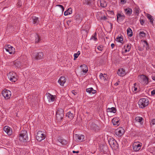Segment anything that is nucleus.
I'll return each instance as SVG.
<instances>
[{
  "label": "nucleus",
  "instance_id": "nucleus-29",
  "mask_svg": "<svg viewBox=\"0 0 155 155\" xmlns=\"http://www.w3.org/2000/svg\"><path fill=\"white\" fill-rule=\"evenodd\" d=\"M135 120L136 122L140 123V124H143V119L141 117H137L135 118Z\"/></svg>",
  "mask_w": 155,
  "mask_h": 155
},
{
  "label": "nucleus",
  "instance_id": "nucleus-4",
  "mask_svg": "<svg viewBox=\"0 0 155 155\" xmlns=\"http://www.w3.org/2000/svg\"><path fill=\"white\" fill-rule=\"evenodd\" d=\"M46 135L42 131H39L37 133L36 139L38 141H41L45 138Z\"/></svg>",
  "mask_w": 155,
  "mask_h": 155
},
{
  "label": "nucleus",
  "instance_id": "nucleus-57",
  "mask_svg": "<svg viewBox=\"0 0 155 155\" xmlns=\"http://www.w3.org/2000/svg\"><path fill=\"white\" fill-rule=\"evenodd\" d=\"M119 84V83L118 82H116L114 84V85L116 86H117Z\"/></svg>",
  "mask_w": 155,
  "mask_h": 155
},
{
  "label": "nucleus",
  "instance_id": "nucleus-11",
  "mask_svg": "<svg viewBox=\"0 0 155 155\" xmlns=\"http://www.w3.org/2000/svg\"><path fill=\"white\" fill-rule=\"evenodd\" d=\"M142 144L140 143H135L133 146V151L135 152L138 151L141 148Z\"/></svg>",
  "mask_w": 155,
  "mask_h": 155
},
{
  "label": "nucleus",
  "instance_id": "nucleus-46",
  "mask_svg": "<svg viewBox=\"0 0 155 155\" xmlns=\"http://www.w3.org/2000/svg\"><path fill=\"white\" fill-rule=\"evenodd\" d=\"M140 23L142 25H144V21L143 20H140Z\"/></svg>",
  "mask_w": 155,
  "mask_h": 155
},
{
  "label": "nucleus",
  "instance_id": "nucleus-9",
  "mask_svg": "<svg viewBox=\"0 0 155 155\" xmlns=\"http://www.w3.org/2000/svg\"><path fill=\"white\" fill-rule=\"evenodd\" d=\"M84 135L81 134H75L74 135V138L76 141L79 142H82L84 140Z\"/></svg>",
  "mask_w": 155,
  "mask_h": 155
},
{
  "label": "nucleus",
  "instance_id": "nucleus-40",
  "mask_svg": "<svg viewBox=\"0 0 155 155\" xmlns=\"http://www.w3.org/2000/svg\"><path fill=\"white\" fill-rule=\"evenodd\" d=\"M150 124L151 126H152L154 125H155V119H153L151 120L150 121Z\"/></svg>",
  "mask_w": 155,
  "mask_h": 155
},
{
  "label": "nucleus",
  "instance_id": "nucleus-42",
  "mask_svg": "<svg viewBox=\"0 0 155 155\" xmlns=\"http://www.w3.org/2000/svg\"><path fill=\"white\" fill-rule=\"evenodd\" d=\"M56 7H58L61 9V11L63 12L64 10V8L63 6L61 5L58 4L56 5Z\"/></svg>",
  "mask_w": 155,
  "mask_h": 155
},
{
  "label": "nucleus",
  "instance_id": "nucleus-41",
  "mask_svg": "<svg viewBox=\"0 0 155 155\" xmlns=\"http://www.w3.org/2000/svg\"><path fill=\"white\" fill-rule=\"evenodd\" d=\"M131 45L130 44H128L127 45H126L124 46V49H129V50H130L131 47Z\"/></svg>",
  "mask_w": 155,
  "mask_h": 155
},
{
  "label": "nucleus",
  "instance_id": "nucleus-53",
  "mask_svg": "<svg viewBox=\"0 0 155 155\" xmlns=\"http://www.w3.org/2000/svg\"><path fill=\"white\" fill-rule=\"evenodd\" d=\"M101 19H104V20H105L107 19V17L106 16H104L103 17H101Z\"/></svg>",
  "mask_w": 155,
  "mask_h": 155
},
{
  "label": "nucleus",
  "instance_id": "nucleus-36",
  "mask_svg": "<svg viewBox=\"0 0 155 155\" xmlns=\"http://www.w3.org/2000/svg\"><path fill=\"white\" fill-rule=\"evenodd\" d=\"M35 43H38L40 42L41 41V39L39 36L37 35L36 34L35 35Z\"/></svg>",
  "mask_w": 155,
  "mask_h": 155
},
{
  "label": "nucleus",
  "instance_id": "nucleus-17",
  "mask_svg": "<svg viewBox=\"0 0 155 155\" xmlns=\"http://www.w3.org/2000/svg\"><path fill=\"white\" fill-rule=\"evenodd\" d=\"M46 95L49 102H53L54 101L55 99V96H54L49 93H47Z\"/></svg>",
  "mask_w": 155,
  "mask_h": 155
},
{
  "label": "nucleus",
  "instance_id": "nucleus-32",
  "mask_svg": "<svg viewBox=\"0 0 155 155\" xmlns=\"http://www.w3.org/2000/svg\"><path fill=\"white\" fill-rule=\"evenodd\" d=\"M72 13V11L71 8H69L64 12V15L66 16L71 14Z\"/></svg>",
  "mask_w": 155,
  "mask_h": 155
},
{
  "label": "nucleus",
  "instance_id": "nucleus-19",
  "mask_svg": "<svg viewBox=\"0 0 155 155\" xmlns=\"http://www.w3.org/2000/svg\"><path fill=\"white\" fill-rule=\"evenodd\" d=\"M117 74L120 77H123L126 74L125 70L123 68H120L118 70Z\"/></svg>",
  "mask_w": 155,
  "mask_h": 155
},
{
  "label": "nucleus",
  "instance_id": "nucleus-28",
  "mask_svg": "<svg viewBox=\"0 0 155 155\" xmlns=\"http://www.w3.org/2000/svg\"><path fill=\"white\" fill-rule=\"evenodd\" d=\"M107 111V112L115 113L116 112V109L114 107H112L111 108H108Z\"/></svg>",
  "mask_w": 155,
  "mask_h": 155
},
{
  "label": "nucleus",
  "instance_id": "nucleus-58",
  "mask_svg": "<svg viewBox=\"0 0 155 155\" xmlns=\"http://www.w3.org/2000/svg\"><path fill=\"white\" fill-rule=\"evenodd\" d=\"M80 53H81L80 51H78V52H77V54L78 55H79L80 54Z\"/></svg>",
  "mask_w": 155,
  "mask_h": 155
},
{
  "label": "nucleus",
  "instance_id": "nucleus-56",
  "mask_svg": "<svg viewBox=\"0 0 155 155\" xmlns=\"http://www.w3.org/2000/svg\"><path fill=\"white\" fill-rule=\"evenodd\" d=\"M72 152L74 153H78L79 152V151H75L73 150V151H72Z\"/></svg>",
  "mask_w": 155,
  "mask_h": 155
},
{
  "label": "nucleus",
  "instance_id": "nucleus-51",
  "mask_svg": "<svg viewBox=\"0 0 155 155\" xmlns=\"http://www.w3.org/2000/svg\"><path fill=\"white\" fill-rule=\"evenodd\" d=\"M130 51V50H129V49H125V50L124 51V53H126L127 52L129 51Z\"/></svg>",
  "mask_w": 155,
  "mask_h": 155
},
{
  "label": "nucleus",
  "instance_id": "nucleus-18",
  "mask_svg": "<svg viewBox=\"0 0 155 155\" xmlns=\"http://www.w3.org/2000/svg\"><path fill=\"white\" fill-rule=\"evenodd\" d=\"M117 20L118 22L122 21L125 18V16L124 15H122L120 13H118L117 15Z\"/></svg>",
  "mask_w": 155,
  "mask_h": 155
},
{
  "label": "nucleus",
  "instance_id": "nucleus-14",
  "mask_svg": "<svg viewBox=\"0 0 155 155\" xmlns=\"http://www.w3.org/2000/svg\"><path fill=\"white\" fill-rule=\"evenodd\" d=\"M11 64L13 67L16 68H21V67L22 66V64L20 62L18 61L12 62Z\"/></svg>",
  "mask_w": 155,
  "mask_h": 155
},
{
  "label": "nucleus",
  "instance_id": "nucleus-30",
  "mask_svg": "<svg viewBox=\"0 0 155 155\" xmlns=\"http://www.w3.org/2000/svg\"><path fill=\"white\" fill-rule=\"evenodd\" d=\"M112 143L113 144L110 146L111 147L115 150L117 149L118 147V145L117 142L115 140Z\"/></svg>",
  "mask_w": 155,
  "mask_h": 155
},
{
  "label": "nucleus",
  "instance_id": "nucleus-1",
  "mask_svg": "<svg viewBox=\"0 0 155 155\" xmlns=\"http://www.w3.org/2000/svg\"><path fill=\"white\" fill-rule=\"evenodd\" d=\"M19 140L22 142H27L28 140L27 132L25 130H21L19 134Z\"/></svg>",
  "mask_w": 155,
  "mask_h": 155
},
{
  "label": "nucleus",
  "instance_id": "nucleus-25",
  "mask_svg": "<svg viewBox=\"0 0 155 155\" xmlns=\"http://www.w3.org/2000/svg\"><path fill=\"white\" fill-rule=\"evenodd\" d=\"M112 122L114 126H118L119 124V119L117 118H113L112 120Z\"/></svg>",
  "mask_w": 155,
  "mask_h": 155
},
{
  "label": "nucleus",
  "instance_id": "nucleus-45",
  "mask_svg": "<svg viewBox=\"0 0 155 155\" xmlns=\"http://www.w3.org/2000/svg\"><path fill=\"white\" fill-rule=\"evenodd\" d=\"M103 46L102 45H100L99 46H98L97 48L99 51H102L103 50L102 48Z\"/></svg>",
  "mask_w": 155,
  "mask_h": 155
},
{
  "label": "nucleus",
  "instance_id": "nucleus-10",
  "mask_svg": "<svg viewBox=\"0 0 155 155\" xmlns=\"http://www.w3.org/2000/svg\"><path fill=\"white\" fill-rule=\"evenodd\" d=\"M3 130L8 136L11 135L13 133L12 129L8 126H5L3 128Z\"/></svg>",
  "mask_w": 155,
  "mask_h": 155
},
{
  "label": "nucleus",
  "instance_id": "nucleus-8",
  "mask_svg": "<svg viewBox=\"0 0 155 155\" xmlns=\"http://www.w3.org/2000/svg\"><path fill=\"white\" fill-rule=\"evenodd\" d=\"M125 130L122 127H119L116 129L115 131L116 134L119 137H121L124 133Z\"/></svg>",
  "mask_w": 155,
  "mask_h": 155
},
{
  "label": "nucleus",
  "instance_id": "nucleus-38",
  "mask_svg": "<svg viewBox=\"0 0 155 155\" xmlns=\"http://www.w3.org/2000/svg\"><path fill=\"white\" fill-rule=\"evenodd\" d=\"M115 141V140L113 138L111 137L108 140V143L110 146L113 144L112 143Z\"/></svg>",
  "mask_w": 155,
  "mask_h": 155
},
{
  "label": "nucleus",
  "instance_id": "nucleus-48",
  "mask_svg": "<svg viewBox=\"0 0 155 155\" xmlns=\"http://www.w3.org/2000/svg\"><path fill=\"white\" fill-rule=\"evenodd\" d=\"M151 94L152 95H155V89H154L151 91Z\"/></svg>",
  "mask_w": 155,
  "mask_h": 155
},
{
  "label": "nucleus",
  "instance_id": "nucleus-59",
  "mask_svg": "<svg viewBox=\"0 0 155 155\" xmlns=\"http://www.w3.org/2000/svg\"><path fill=\"white\" fill-rule=\"evenodd\" d=\"M41 152H43L44 151V150H43V149L41 150Z\"/></svg>",
  "mask_w": 155,
  "mask_h": 155
},
{
  "label": "nucleus",
  "instance_id": "nucleus-20",
  "mask_svg": "<svg viewBox=\"0 0 155 155\" xmlns=\"http://www.w3.org/2000/svg\"><path fill=\"white\" fill-rule=\"evenodd\" d=\"M58 143H60L62 145H64L67 143V142L65 139L61 137H59L58 139Z\"/></svg>",
  "mask_w": 155,
  "mask_h": 155
},
{
  "label": "nucleus",
  "instance_id": "nucleus-34",
  "mask_svg": "<svg viewBox=\"0 0 155 155\" xmlns=\"http://www.w3.org/2000/svg\"><path fill=\"white\" fill-rule=\"evenodd\" d=\"M147 18L150 20V21L152 25L153 24V19L151 15L148 14L147 16Z\"/></svg>",
  "mask_w": 155,
  "mask_h": 155
},
{
  "label": "nucleus",
  "instance_id": "nucleus-5",
  "mask_svg": "<svg viewBox=\"0 0 155 155\" xmlns=\"http://www.w3.org/2000/svg\"><path fill=\"white\" fill-rule=\"evenodd\" d=\"M9 80L12 82H15L17 80V76L16 74L13 72H10L8 74Z\"/></svg>",
  "mask_w": 155,
  "mask_h": 155
},
{
  "label": "nucleus",
  "instance_id": "nucleus-54",
  "mask_svg": "<svg viewBox=\"0 0 155 155\" xmlns=\"http://www.w3.org/2000/svg\"><path fill=\"white\" fill-rule=\"evenodd\" d=\"M152 79L155 81V75H153L152 76Z\"/></svg>",
  "mask_w": 155,
  "mask_h": 155
},
{
  "label": "nucleus",
  "instance_id": "nucleus-16",
  "mask_svg": "<svg viewBox=\"0 0 155 155\" xmlns=\"http://www.w3.org/2000/svg\"><path fill=\"white\" fill-rule=\"evenodd\" d=\"M33 56H34L35 58L39 60L42 59L43 57V54L42 52H39L35 54H34Z\"/></svg>",
  "mask_w": 155,
  "mask_h": 155
},
{
  "label": "nucleus",
  "instance_id": "nucleus-47",
  "mask_svg": "<svg viewBox=\"0 0 155 155\" xmlns=\"http://www.w3.org/2000/svg\"><path fill=\"white\" fill-rule=\"evenodd\" d=\"M122 4H124L126 3V1L125 0H120Z\"/></svg>",
  "mask_w": 155,
  "mask_h": 155
},
{
  "label": "nucleus",
  "instance_id": "nucleus-21",
  "mask_svg": "<svg viewBox=\"0 0 155 155\" xmlns=\"http://www.w3.org/2000/svg\"><path fill=\"white\" fill-rule=\"evenodd\" d=\"M66 82V79L65 77H61L59 79L58 82L61 86H63Z\"/></svg>",
  "mask_w": 155,
  "mask_h": 155
},
{
  "label": "nucleus",
  "instance_id": "nucleus-33",
  "mask_svg": "<svg viewBox=\"0 0 155 155\" xmlns=\"http://www.w3.org/2000/svg\"><path fill=\"white\" fill-rule=\"evenodd\" d=\"M97 33L96 32H95L93 35L90 38L91 40H93L94 41H97Z\"/></svg>",
  "mask_w": 155,
  "mask_h": 155
},
{
  "label": "nucleus",
  "instance_id": "nucleus-15",
  "mask_svg": "<svg viewBox=\"0 0 155 155\" xmlns=\"http://www.w3.org/2000/svg\"><path fill=\"white\" fill-rule=\"evenodd\" d=\"M140 78L143 81L142 84L143 85H146L148 83V79L145 75H142L140 76Z\"/></svg>",
  "mask_w": 155,
  "mask_h": 155
},
{
  "label": "nucleus",
  "instance_id": "nucleus-55",
  "mask_svg": "<svg viewBox=\"0 0 155 155\" xmlns=\"http://www.w3.org/2000/svg\"><path fill=\"white\" fill-rule=\"evenodd\" d=\"M115 46V45L114 43H112L111 45V46L112 48H113Z\"/></svg>",
  "mask_w": 155,
  "mask_h": 155
},
{
  "label": "nucleus",
  "instance_id": "nucleus-12",
  "mask_svg": "<svg viewBox=\"0 0 155 155\" xmlns=\"http://www.w3.org/2000/svg\"><path fill=\"white\" fill-rule=\"evenodd\" d=\"M90 128L93 131L97 132L99 130V127L94 123L90 124Z\"/></svg>",
  "mask_w": 155,
  "mask_h": 155
},
{
  "label": "nucleus",
  "instance_id": "nucleus-31",
  "mask_svg": "<svg viewBox=\"0 0 155 155\" xmlns=\"http://www.w3.org/2000/svg\"><path fill=\"white\" fill-rule=\"evenodd\" d=\"M127 32L128 35L130 37H131L133 35V32L131 29L129 27L127 30Z\"/></svg>",
  "mask_w": 155,
  "mask_h": 155
},
{
  "label": "nucleus",
  "instance_id": "nucleus-44",
  "mask_svg": "<svg viewBox=\"0 0 155 155\" xmlns=\"http://www.w3.org/2000/svg\"><path fill=\"white\" fill-rule=\"evenodd\" d=\"M144 44H145V45H144V46H146V49L147 50L148 49H149V45H148V44L147 42V41H144Z\"/></svg>",
  "mask_w": 155,
  "mask_h": 155
},
{
  "label": "nucleus",
  "instance_id": "nucleus-39",
  "mask_svg": "<svg viewBox=\"0 0 155 155\" xmlns=\"http://www.w3.org/2000/svg\"><path fill=\"white\" fill-rule=\"evenodd\" d=\"M137 86L138 85L136 83H135L134 84V87L132 88V89L134 92V91H136L137 90Z\"/></svg>",
  "mask_w": 155,
  "mask_h": 155
},
{
  "label": "nucleus",
  "instance_id": "nucleus-23",
  "mask_svg": "<svg viewBox=\"0 0 155 155\" xmlns=\"http://www.w3.org/2000/svg\"><path fill=\"white\" fill-rule=\"evenodd\" d=\"M32 23L35 25H37L39 23V20L38 17L36 16H33L32 18Z\"/></svg>",
  "mask_w": 155,
  "mask_h": 155
},
{
  "label": "nucleus",
  "instance_id": "nucleus-26",
  "mask_svg": "<svg viewBox=\"0 0 155 155\" xmlns=\"http://www.w3.org/2000/svg\"><path fill=\"white\" fill-rule=\"evenodd\" d=\"M66 116L67 117H68L70 119H72L74 117V114L73 113H72L71 112L69 111L66 114Z\"/></svg>",
  "mask_w": 155,
  "mask_h": 155
},
{
  "label": "nucleus",
  "instance_id": "nucleus-27",
  "mask_svg": "<svg viewBox=\"0 0 155 155\" xmlns=\"http://www.w3.org/2000/svg\"><path fill=\"white\" fill-rule=\"evenodd\" d=\"M86 91L89 93H92V94H95L96 92V91L94 90L92 87L87 88L86 89Z\"/></svg>",
  "mask_w": 155,
  "mask_h": 155
},
{
  "label": "nucleus",
  "instance_id": "nucleus-6",
  "mask_svg": "<svg viewBox=\"0 0 155 155\" xmlns=\"http://www.w3.org/2000/svg\"><path fill=\"white\" fill-rule=\"evenodd\" d=\"M5 49L10 54H13L15 53V48L9 45H6L5 47Z\"/></svg>",
  "mask_w": 155,
  "mask_h": 155
},
{
  "label": "nucleus",
  "instance_id": "nucleus-2",
  "mask_svg": "<svg viewBox=\"0 0 155 155\" xmlns=\"http://www.w3.org/2000/svg\"><path fill=\"white\" fill-rule=\"evenodd\" d=\"M138 104L140 108H143L149 104V100L146 98H141L138 101Z\"/></svg>",
  "mask_w": 155,
  "mask_h": 155
},
{
  "label": "nucleus",
  "instance_id": "nucleus-52",
  "mask_svg": "<svg viewBox=\"0 0 155 155\" xmlns=\"http://www.w3.org/2000/svg\"><path fill=\"white\" fill-rule=\"evenodd\" d=\"M72 93L74 95H76L77 93L76 92H75L74 90H73L72 91Z\"/></svg>",
  "mask_w": 155,
  "mask_h": 155
},
{
  "label": "nucleus",
  "instance_id": "nucleus-43",
  "mask_svg": "<svg viewBox=\"0 0 155 155\" xmlns=\"http://www.w3.org/2000/svg\"><path fill=\"white\" fill-rule=\"evenodd\" d=\"M116 39L118 42L120 43H122V41H123V38L120 36L117 37Z\"/></svg>",
  "mask_w": 155,
  "mask_h": 155
},
{
  "label": "nucleus",
  "instance_id": "nucleus-3",
  "mask_svg": "<svg viewBox=\"0 0 155 155\" xmlns=\"http://www.w3.org/2000/svg\"><path fill=\"white\" fill-rule=\"evenodd\" d=\"M64 116V111L61 108H59L56 111L57 119L58 121H60L62 120Z\"/></svg>",
  "mask_w": 155,
  "mask_h": 155
},
{
  "label": "nucleus",
  "instance_id": "nucleus-49",
  "mask_svg": "<svg viewBox=\"0 0 155 155\" xmlns=\"http://www.w3.org/2000/svg\"><path fill=\"white\" fill-rule=\"evenodd\" d=\"M87 28L86 29H83V30L84 31H85L87 32V33L88 32V31L89 30V28H88V26H87Z\"/></svg>",
  "mask_w": 155,
  "mask_h": 155
},
{
  "label": "nucleus",
  "instance_id": "nucleus-7",
  "mask_svg": "<svg viewBox=\"0 0 155 155\" xmlns=\"http://www.w3.org/2000/svg\"><path fill=\"white\" fill-rule=\"evenodd\" d=\"M2 94L5 99L9 98L11 95V92L10 91L6 89L3 90L2 91Z\"/></svg>",
  "mask_w": 155,
  "mask_h": 155
},
{
  "label": "nucleus",
  "instance_id": "nucleus-37",
  "mask_svg": "<svg viewBox=\"0 0 155 155\" xmlns=\"http://www.w3.org/2000/svg\"><path fill=\"white\" fill-rule=\"evenodd\" d=\"M139 35L140 37L142 38H144L146 37V34L143 31H140L139 34Z\"/></svg>",
  "mask_w": 155,
  "mask_h": 155
},
{
  "label": "nucleus",
  "instance_id": "nucleus-35",
  "mask_svg": "<svg viewBox=\"0 0 155 155\" xmlns=\"http://www.w3.org/2000/svg\"><path fill=\"white\" fill-rule=\"evenodd\" d=\"M101 6L102 7L105 8L107 5V3L104 0L100 1Z\"/></svg>",
  "mask_w": 155,
  "mask_h": 155
},
{
  "label": "nucleus",
  "instance_id": "nucleus-50",
  "mask_svg": "<svg viewBox=\"0 0 155 155\" xmlns=\"http://www.w3.org/2000/svg\"><path fill=\"white\" fill-rule=\"evenodd\" d=\"M78 56L79 55L75 53L74 54V59L77 58L78 57Z\"/></svg>",
  "mask_w": 155,
  "mask_h": 155
},
{
  "label": "nucleus",
  "instance_id": "nucleus-24",
  "mask_svg": "<svg viewBox=\"0 0 155 155\" xmlns=\"http://www.w3.org/2000/svg\"><path fill=\"white\" fill-rule=\"evenodd\" d=\"M124 11L126 15H130L132 13V10L130 8H127L124 9Z\"/></svg>",
  "mask_w": 155,
  "mask_h": 155
},
{
  "label": "nucleus",
  "instance_id": "nucleus-13",
  "mask_svg": "<svg viewBox=\"0 0 155 155\" xmlns=\"http://www.w3.org/2000/svg\"><path fill=\"white\" fill-rule=\"evenodd\" d=\"M80 67L82 72V74L84 75L88 71L87 66L85 64H83L80 66Z\"/></svg>",
  "mask_w": 155,
  "mask_h": 155
},
{
  "label": "nucleus",
  "instance_id": "nucleus-22",
  "mask_svg": "<svg viewBox=\"0 0 155 155\" xmlns=\"http://www.w3.org/2000/svg\"><path fill=\"white\" fill-rule=\"evenodd\" d=\"M99 77L100 79L102 80H103L104 81H107L108 80V78L107 75L105 74H103L101 73Z\"/></svg>",
  "mask_w": 155,
  "mask_h": 155
}]
</instances>
